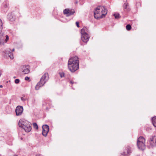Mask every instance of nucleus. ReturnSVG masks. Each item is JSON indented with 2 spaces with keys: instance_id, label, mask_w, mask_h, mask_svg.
<instances>
[{
  "instance_id": "32",
  "label": "nucleus",
  "mask_w": 156,
  "mask_h": 156,
  "mask_svg": "<svg viewBox=\"0 0 156 156\" xmlns=\"http://www.w3.org/2000/svg\"><path fill=\"white\" fill-rule=\"evenodd\" d=\"M21 100H22V101H25L26 100V99L23 98V97H22L21 98Z\"/></svg>"
},
{
  "instance_id": "23",
  "label": "nucleus",
  "mask_w": 156,
  "mask_h": 156,
  "mask_svg": "<svg viewBox=\"0 0 156 156\" xmlns=\"http://www.w3.org/2000/svg\"><path fill=\"white\" fill-rule=\"evenodd\" d=\"M129 6V4L127 2L125 3L123 5V8L125 9H127V7Z\"/></svg>"
},
{
  "instance_id": "7",
  "label": "nucleus",
  "mask_w": 156,
  "mask_h": 156,
  "mask_svg": "<svg viewBox=\"0 0 156 156\" xmlns=\"http://www.w3.org/2000/svg\"><path fill=\"white\" fill-rule=\"evenodd\" d=\"M23 110V109L22 106L20 105L17 106L15 110L16 115L17 116L21 115L22 114Z\"/></svg>"
},
{
  "instance_id": "4",
  "label": "nucleus",
  "mask_w": 156,
  "mask_h": 156,
  "mask_svg": "<svg viewBox=\"0 0 156 156\" xmlns=\"http://www.w3.org/2000/svg\"><path fill=\"white\" fill-rule=\"evenodd\" d=\"M145 139L142 136L140 137L137 139V146L139 149L143 150L145 148Z\"/></svg>"
},
{
  "instance_id": "12",
  "label": "nucleus",
  "mask_w": 156,
  "mask_h": 156,
  "mask_svg": "<svg viewBox=\"0 0 156 156\" xmlns=\"http://www.w3.org/2000/svg\"><path fill=\"white\" fill-rule=\"evenodd\" d=\"M127 151L126 150L123 152V154H122V155H123L124 156H127V154L131 153V150L130 147L128 146L127 147Z\"/></svg>"
},
{
  "instance_id": "35",
  "label": "nucleus",
  "mask_w": 156,
  "mask_h": 156,
  "mask_svg": "<svg viewBox=\"0 0 156 156\" xmlns=\"http://www.w3.org/2000/svg\"><path fill=\"white\" fill-rule=\"evenodd\" d=\"M130 10V9L129 8H128L127 9V10L129 11Z\"/></svg>"
},
{
  "instance_id": "34",
  "label": "nucleus",
  "mask_w": 156,
  "mask_h": 156,
  "mask_svg": "<svg viewBox=\"0 0 156 156\" xmlns=\"http://www.w3.org/2000/svg\"><path fill=\"white\" fill-rule=\"evenodd\" d=\"M35 99H34L33 100V103L34 104L35 103Z\"/></svg>"
},
{
  "instance_id": "15",
  "label": "nucleus",
  "mask_w": 156,
  "mask_h": 156,
  "mask_svg": "<svg viewBox=\"0 0 156 156\" xmlns=\"http://www.w3.org/2000/svg\"><path fill=\"white\" fill-rule=\"evenodd\" d=\"M5 41L3 37L2 36H0V45H3L4 44Z\"/></svg>"
},
{
  "instance_id": "40",
  "label": "nucleus",
  "mask_w": 156,
  "mask_h": 156,
  "mask_svg": "<svg viewBox=\"0 0 156 156\" xmlns=\"http://www.w3.org/2000/svg\"><path fill=\"white\" fill-rule=\"evenodd\" d=\"M14 78H16V77H14Z\"/></svg>"
},
{
  "instance_id": "19",
  "label": "nucleus",
  "mask_w": 156,
  "mask_h": 156,
  "mask_svg": "<svg viewBox=\"0 0 156 156\" xmlns=\"http://www.w3.org/2000/svg\"><path fill=\"white\" fill-rule=\"evenodd\" d=\"M115 17L116 19H118L120 18L121 16L118 13H115L113 15Z\"/></svg>"
},
{
  "instance_id": "11",
  "label": "nucleus",
  "mask_w": 156,
  "mask_h": 156,
  "mask_svg": "<svg viewBox=\"0 0 156 156\" xmlns=\"http://www.w3.org/2000/svg\"><path fill=\"white\" fill-rule=\"evenodd\" d=\"M11 50L9 49H8L5 50V54L7 55L11 59H13L14 58V57L12 53L11 52Z\"/></svg>"
},
{
  "instance_id": "14",
  "label": "nucleus",
  "mask_w": 156,
  "mask_h": 156,
  "mask_svg": "<svg viewBox=\"0 0 156 156\" xmlns=\"http://www.w3.org/2000/svg\"><path fill=\"white\" fill-rule=\"evenodd\" d=\"M88 32V29L86 27H84L81 30V34H87Z\"/></svg>"
},
{
  "instance_id": "3",
  "label": "nucleus",
  "mask_w": 156,
  "mask_h": 156,
  "mask_svg": "<svg viewBox=\"0 0 156 156\" xmlns=\"http://www.w3.org/2000/svg\"><path fill=\"white\" fill-rule=\"evenodd\" d=\"M48 79L49 76L48 73H45L41 78L40 81L36 85L35 87V89L36 90H39L40 87L43 86L48 81Z\"/></svg>"
},
{
  "instance_id": "21",
  "label": "nucleus",
  "mask_w": 156,
  "mask_h": 156,
  "mask_svg": "<svg viewBox=\"0 0 156 156\" xmlns=\"http://www.w3.org/2000/svg\"><path fill=\"white\" fill-rule=\"evenodd\" d=\"M48 132L47 131H46L45 130L43 129L42 134L44 136H47Z\"/></svg>"
},
{
  "instance_id": "1",
  "label": "nucleus",
  "mask_w": 156,
  "mask_h": 156,
  "mask_svg": "<svg viewBox=\"0 0 156 156\" xmlns=\"http://www.w3.org/2000/svg\"><path fill=\"white\" fill-rule=\"evenodd\" d=\"M107 13V10L103 6H98L94 12V18L97 19L103 18Z\"/></svg>"
},
{
  "instance_id": "13",
  "label": "nucleus",
  "mask_w": 156,
  "mask_h": 156,
  "mask_svg": "<svg viewBox=\"0 0 156 156\" xmlns=\"http://www.w3.org/2000/svg\"><path fill=\"white\" fill-rule=\"evenodd\" d=\"M7 18L9 20L11 21H13L15 20V17H13L11 13H9L7 15Z\"/></svg>"
},
{
  "instance_id": "37",
  "label": "nucleus",
  "mask_w": 156,
  "mask_h": 156,
  "mask_svg": "<svg viewBox=\"0 0 156 156\" xmlns=\"http://www.w3.org/2000/svg\"><path fill=\"white\" fill-rule=\"evenodd\" d=\"M14 51V48H13V49H12V51Z\"/></svg>"
},
{
  "instance_id": "2",
  "label": "nucleus",
  "mask_w": 156,
  "mask_h": 156,
  "mask_svg": "<svg viewBox=\"0 0 156 156\" xmlns=\"http://www.w3.org/2000/svg\"><path fill=\"white\" fill-rule=\"evenodd\" d=\"M18 124L20 127L23 129L27 132H29L32 129L30 123L24 119L20 120Z\"/></svg>"
},
{
  "instance_id": "27",
  "label": "nucleus",
  "mask_w": 156,
  "mask_h": 156,
  "mask_svg": "<svg viewBox=\"0 0 156 156\" xmlns=\"http://www.w3.org/2000/svg\"><path fill=\"white\" fill-rule=\"evenodd\" d=\"M69 13L68 16H69V15H73L74 13V11H73L69 10Z\"/></svg>"
},
{
  "instance_id": "24",
  "label": "nucleus",
  "mask_w": 156,
  "mask_h": 156,
  "mask_svg": "<svg viewBox=\"0 0 156 156\" xmlns=\"http://www.w3.org/2000/svg\"><path fill=\"white\" fill-rule=\"evenodd\" d=\"M126 29L128 30H130L131 29V26L129 24H128L126 26Z\"/></svg>"
},
{
  "instance_id": "30",
  "label": "nucleus",
  "mask_w": 156,
  "mask_h": 156,
  "mask_svg": "<svg viewBox=\"0 0 156 156\" xmlns=\"http://www.w3.org/2000/svg\"><path fill=\"white\" fill-rule=\"evenodd\" d=\"M76 26H77V27H79L80 26H79V22H76Z\"/></svg>"
},
{
  "instance_id": "6",
  "label": "nucleus",
  "mask_w": 156,
  "mask_h": 156,
  "mask_svg": "<svg viewBox=\"0 0 156 156\" xmlns=\"http://www.w3.org/2000/svg\"><path fill=\"white\" fill-rule=\"evenodd\" d=\"M76 62L79 63V58L77 56H75L72 57L69 59L68 61V65H71V64H74Z\"/></svg>"
},
{
  "instance_id": "22",
  "label": "nucleus",
  "mask_w": 156,
  "mask_h": 156,
  "mask_svg": "<svg viewBox=\"0 0 156 156\" xmlns=\"http://www.w3.org/2000/svg\"><path fill=\"white\" fill-rule=\"evenodd\" d=\"M2 20L0 19V34L1 33L2 30Z\"/></svg>"
},
{
  "instance_id": "26",
  "label": "nucleus",
  "mask_w": 156,
  "mask_h": 156,
  "mask_svg": "<svg viewBox=\"0 0 156 156\" xmlns=\"http://www.w3.org/2000/svg\"><path fill=\"white\" fill-rule=\"evenodd\" d=\"M6 39L4 40L5 42L6 43L9 40V37L8 35H6L5 36Z\"/></svg>"
},
{
  "instance_id": "31",
  "label": "nucleus",
  "mask_w": 156,
  "mask_h": 156,
  "mask_svg": "<svg viewBox=\"0 0 156 156\" xmlns=\"http://www.w3.org/2000/svg\"><path fill=\"white\" fill-rule=\"evenodd\" d=\"M25 79L26 80H28L30 79V78L28 76H26L25 78Z\"/></svg>"
},
{
  "instance_id": "8",
  "label": "nucleus",
  "mask_w": 156,
  "mask_h": 156,
  "mask_svg": "<svg viewBox=\"0 0 156 156\" xmlns=\"http://www.w3.org/2000/svg\"><path fill=\"white\" fill-rule=\"evenodd\" d=\"M22 71L24 74H27L30 72V67L28 65H24L21 68Z\"/></svg>"
},
{
  "instance_id": "33",
  "label": "nucleus",
  "mask_w": 156,
  "mask_h": 156,
  "mask_svg": "<svg viewBox=\"0 0 156 156\" xmlns=\"http://www.w3.org/2000/svg\"><path fill=\"white\" fill-rule=\"evenodd\" d=\"M71 84H73L74 83H74V82H73L72 81H70V82H69Z\"/></svg>"
},
{
  "instance_id": "18",
  "label": "nucleus",
  "mask_w": 156,
  "mask_h": 156,
  "mask_svg": "<svg viewBox=\"0 0 156 156\" xmlns=\"http://www.w3.org/2000/svg\"><path fill=\"white\" fill-rule=\"evenodd\" d=\"M152 121L153 126L156 127V116L152 118Z\"/></svg>"
},
{
  "instance_id": "9",
  "label": "nucleus",
  "mask_w": 156,
  "mask_h": 156,
  "mask_svg": "<svg viewBox=\"0 0 156 156\" xmlns=\"http://www.w3.org/2000/svg\"><path fill=\"white\" fill-rule=\"evenodd\" d=\"M81 39L83 42H87L89 40L90 37L87 34H81Z\"/></svg>"
},
{
  "instance_id": "39",
  "label": "nucleus",
  "mask_w": 156,
  "mask_h": 156,
  "mask_svg": "<svg viewBox=\"0 0 156 156\" xmlns=\"http://www.w3.org/2000/svg\"><path fill=\"white\" fill-rule=\"evenodd\" d=\"M76 3H77V2H76Z\"/></svg>"
},
{
  "instance_id": "20",
  "label": "nucleus",
  "mask_w": 156,
  "mask_h": 156,
  "mask_svg": "<svg viewBox=\"0 0 156 156\" xmlns=\"http://www.w3.org/2000/svg\"><path fill=\"white\" fill-rule=\"evenodd\" d=\"M69 9H65L64 10L63 12L64 14H67L68 15L69 13Z\"/></svg>"
},
{
  "instance_id": "16",
  "label": "nucleus",
  "mask_w": 156,
  "mask_h": 156,
  "mask_svg": "<svg viewBox=\"0 0 156 156\" xmlns=\"http://www.w3.org/2000/svg\"><path fill=\"white\" fill-rule=\"evenodd\" d=\"M42 127L43 129L45 130L46 131H47L49 132V128L48 125H43Z\"/></svg>"
},
{
  "instance_id": "29",
  "label": "nucleus",
  "mask_w": 156,
  "mask_h": 156,
  "mask_svg": "<svg viewBox=\"0 0 156 156\" xmlns=\"http://www.w3.org/2000/svg\"><path fill=\"white\" fill-rule=\"evenodd\" d=\"M59 75H60V76L61 78H62V77L64 76L65 74L63 73H59Z\"/></svg>"
},
{
  "instance_id": "5",
  "label": "nucleus",
  "mask_w": 156,
  "mask_h": 156,
  "mask_svg": "<svg viewBox=\"0 0 156 156\" xmlns=\"http://www.w3.org/2000/svg\"><path fill=\"white\" fill-rule=\"evenodd\" d=\"M79 63L76 62L74 64L68 65L69 69L71 72L74 73L79 69Z\"/></svg>"
},
{
  "instance_id": "10",
  "label": "nucleus",
  "mask_w": 156,
  "mask_h": 156,
  "mask_svg": "<svg viewBox=\"0 0 156 156\" xmlns=\"http://www.w3.org/2000/svg\"><path fill=\"white\" fill-rule=\"evenodd\" d=\"M149 142L150 145L151 146H156V136H154L151 138Z\"/></svg>"
},
{
  "instance_id": "25",
  "label": "nucleus",
  "mask_w": 156,
  "mask_h": 156,
  "mask_svg": "<svg viewBox=\"0 0 156 156\" xmlns=\"http://www.w3.org/2000/svg\"><path fill=\"white\" fill-rule=\"evenodd\" d=\"M33 126L34 128L36 129H38V126L36 123H33Z\"/></svg>"
},
{
  "instance_id": "38",
  "label": "nucleus",
  "mask_w": 156,
  "mask_h": 156,
  "mask_svg": "<svg viewBox=\"0 0 156 156\" xmlns=\"http://www.w3.org/2000/svg\"><path fill=\"white\" fill-rule=\"evenodd\" d=\"M76 3H77V2H76Z\"/></svg>"
},
{
  "instance_id": "36",
  "label": "nucleus",
  "mask_w": 156,
  "mask_h": 156,
  "mask_svg": "<svg viewBox=\"0 0 156 156\" xmlns=\"http://www.w3.org/2000/svg\"><path fill=\"white\" fill-rule=\"evenodd\" d=\"M2 87H3V86L2 85H0V88H2Z\"/></svg>"
},
{
  "instance_id": "28",
  "label": "nucleus",
  "mask_w": 156,
  "mask_h": 156,
  "mask_svg": "<svg viewBox=\"0 0 156 156\" xmlns=\"http://www.w3.org/2000/svg\"><path fill=\"white\" fill-rule=\"evenodd\" d=\"M20 80L19 79H16L15 80V82L16 83L18 84L20 82Z\"/></svg>"
},
{
  "instance_id": "17",
  "label": "nucleus",
  "mask_w": 156,
  "mask_h": 156,
  "mask_svg": "<svg viewBox=\"0 0 156 156\" xmlns=\"http://www.w3.org/2000/svg\"><path fill=\"white\" fill-rule=\"evenodd\" d=\"M9 6L8 2H4L3 4V8L5 9H8Z\"/></svg>"
}]
</instances>
